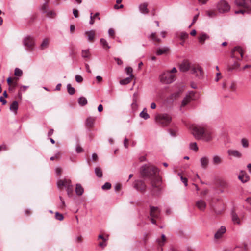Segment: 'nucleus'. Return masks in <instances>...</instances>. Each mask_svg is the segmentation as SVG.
Masks as SVG:
<instances>
[{
    "mask_svg": "<svg viewBox=\"0 0 251 251\" xmlns=\"http://www.w3.org/2000/svg\"><path fill=\"white\" fill-rule=\"evenodd\" d=\"M72 185L71 180L66 178L60 179L57 182V187L59 189H63L64 187L66 189L67 186H70V185Z\"/></svg>",
    "mask_w": 251,
    "mask_h": 251,
    "instance_id": "obj_8",
    "label": "nucleus"
},
{
    "mask_svg": "<svg viewBox=\"0 0 251 251\" xmlns=\"http://www.w3.org/2000/svg\"><path fill=\"white\" fill-rule=\"evenodd\" d=\"M55 217L56 219L59 221H62L64 219L63 215L58 212L55 213Z\"/></svg>",
    "mask_w": 251,
    "mask_h": 251,
    "instance_id": "obj_47",
    "label": "nucleus"
},
{
    "mask_svg": "<svg viewBox=\"0 0 251 251\" xmlns=\"http://www.w3.org/2000/svg\"><path fill=\"white\" fill-rule=\"evenodd\" d=\"M168 50V48L166 47L159 48L156 50V54L157 55H160L166 53Z\"/></svg>",
    "mask_w": 251,
    "mask_h": 251,
    "instance_id": "obj_30",
    "label": "nucleus"
},
{
    "mask_svg": "<svg viewBox=\"0 0 251 251\" xmlns=\"http://www.w3.org/2000/svg\"><path fill=\"white\" fill-rule=\"evenodd\" d=\"M192 100V98L190 97V96H187L184 98L181 104V108L182 107H184L186 105H187L189 102H190Z\"/></svg>",
    "mask_w": 251,
    "mask_h": 251,
    "instance_id": "obj_24",
    "label": "nucleus"
},
{
    "mask_svg": "<svg viewBox=\"0 0 251 251\" xmlns=\"http://www.w3.org/2000/svg\"><path fill=\"white\" fill-rule=\"evenodd\" d=\"M196 205L200 210L204 211L206 208V204L203 200H200L197 201Z\"/></svg>",
    "mask_w": 251,
    "mask_h": 251,
    "instance_id": "obj_17",
    "label": "nucleus"
},
{
    "mask_svg": "<svg viewBox=\"0 0 251 251\" xmlns=\"http://www.w3.org/2000/svg\"><path fill=\"white\" fill-rule=\"evenodd\" d=\"M7 150H8V147L6 145L3 144V145L0 146V151H1L2 150L7 151Z\"/></svg>",
    "mask_w": 251,
    "mask_h": 251,
    "instance_id": "obj_62",
    "label": "nucleus"
},
{
    "mask_svg": "<svg viewBox=\"0 0 251 251\" xmlns=\"http://www.w3.org/2000/svg\"><path fill=\"white\" fill-rule=\"evenodd\" d=\"M199 14L198 13V14H197L195 16H194V17H193L192 23H191V25H193V24H194L196 23V22L198 20V18L199 17Z\"/></svg>",
    "mask_w": 251,
    "mask_h": 251,
    "instance_id": "obj_63",
    "label": "nucleus"
},
{
    "mask_svg": "<svg viewBox=\"0 0 251 251\" xmlns=\"http://www.w3.org/2000/svg\"><path fill=\"white\" fill-rule=\"evenodd\" d=\"M92 157L93 161H94V162H96L98 160V156L97 154L96 153H94L92 154Z\"/></svg>",
    "mask_w": 251,
    "mask_h": 251,
    "instance_id": "obj_61",
    "label": "nucleus"
},
{
    "mask_svg": "<svg viewBox=\"0 0 251 251\" xmlns=\"http://www.w3.org/2000/svg\"><path fill=\"white\" fill-rule=\"evenodd\" d=\"M84 192V189L80 184H77L75 188V193L78 196H81Z\"/></svg>",
    "mask_w": 251,
    "mask_h": 251,
    "instance_id": "obj_25",
    "label": "nucleus"
},
{
    "mask_svg": "<svg viewBox=\"0 0 251 251\" xmlns=\"http://www.w3.org/2000/svg\"><path fill=\"white\" fill-rule=\"evenodd\" d=\"M111 185L109 182H106L102 186V189L103 190H109L111 188Z\"/></svg>",
    "mask_w": 251,
    "mask_h": 251,
    "instance_id": "obj_48",
    "label": "nucleus"
},
{
    "mask_svg": "<svg viewBox=\"0 0 251 251\" xmlns=\"http://www.w3.org/2000/svg\"><path fill=\"white\" fill-rule=\"evenodd\" d=\"M189 147L191 150H194L195 151H197L198 150V147L196 142L191 143Z\"/></svg>",
    "mask_w": 251,
    "mask_h": 251,
    "instance_id": "obj_42",
    "label": "nucleus"
},
{
    "mask_svg": "<svg viewBox=\"0 0 251 251\" xmlns=\"http://www.w3.org/2000/svg\"><path fill=\"white\" fill-rule=\"evenodd\" d=\"M106 241H102V242H100L99 243V246L102 249L104 248L107 246Z\"/></svg>",
    "mask_w": 251,
    "mask_h": 251,
    "instance_id": "obj_55",
    "label": "nucleus"
},
{
    "mask_svg": "<svg viewBox=\"0 0 251 251\" xmlns=\"http://www.w3.org/2000/svg\"><path fill=\"white\" fill-rule=\"evenodd\" d=\"M140 116L145 120L148 119L150 117L149 115L147 112L146 108H144V110L140 113Z\"/></svg>",
    "mask_w": 251,
    "mask_h": 251,
    "instance_id": "obj_36",
    "label": "nucleus"
},
{
    "mask_svg": "<svg viewBox=\"0 0 251 251\" xmlns=\"http://www.w3.org/2000/svg\"><path fill=\"white\" fill-rule=\"evenodd\" d=\"M133 77V75H131L129 77H127V78H125V79H122V80H120V83L121 85H126V84H127L131 82V79H132V78Z\"/></svg>",
    "mask_w": 251,
    "mask_h": 251,
    "instance_id": "obj_28",
    "label": "nucleus"
},
{
    "mask_svg": "<svg viewBox=\"0 0 251 251\" xmlns=\"http://www.w3.org/2000/svg\"><path fill=\"white\" fill-rule=\"evenodd\" d=\"M14 75L17 77H21L23 75V71L18 68H16L14 71Z\"/></svg>",
    "mask_w": 251,
    "mask_h": 251,
    "instance_id": "obj_40",
    "label": "nucleus"
},
{
    "mask_svg": "<svg viewBox=\"0 0 251 251\" xmlns=\"http://www.w3.org/2000/svg\"><path fill=\"white\" fill-rule=\"evenodd\" d=\"M133 187L137 190L141 192H145L147 188V186L145 182L142 180L135 181L133 183Z\"/></svg>",
    "mask_w": 251,
    "mask_h": 251,
    "instance_id": "obj_7",
    "label": "nucleus"
},
{
    "mask_svg": "<svg viewBox=\"0 0 251 251\" xmlns=\"http://www.w3.org/2000/svg\"><path fill=\"white\" fill-rule=\"evenodd\" d=\"M243 54L242 49L239 46H237L231 51V57L240 60L243 58Z\"/></svg>",
    "mask_w": 251,
    "mask_h": 251,
    "instance_id": "obj_6",
    "label": "nucleus"
},
{
    "mask_svg": "<svg viewBox=\"0 0 251 251\" xmlns=\"http://www.w3.org/2000/svg\"><path fill=\"white\" fill-rule=\"evenodd\" d=\"M180 176L181 180L184 184L185 186H187V179L186 177H183L180 174H178Z\"/></svg>",
    "mask_w": 251,
    "mask_h": 251,
    "instance_id": "obj_54",
    "label": "nucleus"
},
{
    "mask_svg": "<svg viewBox=\"0 0 251 251\" xmlns=\"http://www.w3.org/2000/svg\"><path fill=\"white\" fill-rule=\"evenodd\" d=\"M226 232V227L221 226L220 228L217 231L214 235V238L216 239H219L222 237L223 234Z\"/></svg>",
    "mask_w": 251,
    "mask_h": 251,
    "instance_id": "obj_14",
    "label": "nucleus"
},
{
    "mask_svg": "<svg viewBox=\"0 0 251 251\" xmlns=\"http://www.w3.org/2000/svg\"><path fill=\"white\" fill-rule=\"evenodd\" d=\"M219 186L223 189H226L228 187V183L225 180H220L219 181Z\"/></svg>",
    "mask_w": 251,
    "mask_h": 251,
    "instance_id": "obj_37",
    "label": "nucleus"
},
{
    "mask_svg": "<svg viewBox=\"0 0 251 251\" xmlns=\"http://www.w3.org/2000/svg\"><path fill=\"white\" fill-rule=\"evenodd\" d=\"M192 133L197 140L203 139L205 141H209L212 139L211 133L207 129L199 126H192Z\"/></svg>",
    "mask_w": 251,
    "mask_h": 251,
    "instance_id": "obj_2",
    "label": "nucleus"
},
{
    "mask_svg": "<svg viewBox=\"0 0 251 251\" xmlns=\"http://www.w3.org/2000/svg\"><path fill=\"white\" fill-rule=\"evenodd\" d=\"M232 221L234 224H241V220L238 215L234 212H232L231 214Z\"/></svg>",
    "mask_w": 251,
    "mask_h": 251,
    "instance_id": "obj_19",
    "label": "nucleus"
},
{
    "mask_svg": "<svg viewBox=\"0 0 251 251\" xmlns=\"http://www.w3.org/2000/svg\"><path fill=\"white\" fill-rule=\"evenodd\" d=\"M217 8L220 13H225L229 11L230 7L226 1L221 0L218 3Z\"/></svg>",
    "mask_w": 251,
    "mask_h": 251,
    "instance_id": "obj_5",
    "label": "nucleus"
},
{
    "mask_svg": "<svg viewBox=\"0 0 251 251\" xmlns=\"http://www.w3.org/2000/svg\"><path fill=\"white\" fill-rule=\"evenodd\" d=\"M126 73L128 74V75H133L132 74V71H133V70H132V68L130 67H126Z\"/></svg>",
    "mask_w": 251,
    "mask_h": 251,
    "instance_id": "obj_56",
    "label": "nucleus"
},
{
    "mask_svg": "<svg viewBox=\"0 0 251 251\" xmlns=\"http://www.w3.org/2000/svg\"><path fill=\"white\" fill-rule=\"evenodd\" d=\"M62 170L60 167H57L55 169V172L57 175H60L62 173Z\"/></svg>",
    "mask_w": 251,
    "mask_h": 251,
    "instance_id": "obj_60",
    "label": "nucleus"
},
{
    "mask_svg": "<svg viewBox=\"0 0 251 251\" xmlns=\"http://www.w3.org/2000/svg\"><path fill=\"white\" fill-rule=\"evenodd\" d=\"M200 164L201 167L204 169H206L207 168V166L209 164V159L207 157L203 156L200 159Z\"/></svg>",
    "mask_w": 251,
    "mask_h": 251,
    "instance_id": "obj_16",
    "label": "nucleus"
},
{
    "mask_svg": "<svg viewBox=\"0 0 251 251\" xmlns=\"http://www.w3.org/2000/svg\"><path fill=\"white\" fill-rule=\"evenodd\" d=\"M195 92L191 91L189 92V94L187 95V96H190L193 100H195L196 99V98L195 96Z\"/></svg>",
    "mask_w": 251,
    "mask_h": 251,
    "instance_id": "obj_51",
    "label": "nucleus"
},
{
    "mask_svg": "<svg viewBox=\"0 0 251 251\" xmlns=\"http://www.w3.org/2000/svg\"><path fill=\"white\" fill-rule=\"evenodd\" d=\"M238 178L242 182H246L249 180V176L247 175H240L238 176Z\"/></svg>",
    "mask_w": 251,
    "mask_h": 251,
    "instance_id": "obj_31",
    "label": "nucleus"
},
{
    "mask_svg": "<svg viewBox=\"0 0 251 251\" xmlns=\"http://www.w3.org/2000/svg\"><path fill=\"white\" fill-rule=\"evenodd\" d=\"M67 89L68 93L70 95H73L75 94V90L74 88L72 87L71 85L70 84H68L67 85Z\"/></svg>",
    "mask_w": 251,
    "mask_h": 251,
    "instance_id": "obj_39",
    "label": "nucleus"
},
{
    "mask_svg": "<svg viewBox=\"0 0 251 251\" xmlns=\"http://www.w3.org/2000/svg\"><path fill=\"white\" fill-rule=\"evenodd\" d=\"M47 15L48 17L53 18L55 16V13L53 11H47Z\"/></svg>",
    "mask_w": 251,
    "mask_h": 251,
    "instance_id": "obj_53",
    "label": "nucleus"
},
{
    "mask_svg": "<svg viewBox=\"0 0 251 251\" xmlns=\"http://www.w3.org/2000/svg\"><path fill=\"white\" fill-rule=\"evenodd\" d=\"M251 11H250L249 12L248 11L247 8H244V9L240 10L238 11H236L235 13L236 14H244L245 13H251Z\"/></svg>",
    "mask_w": 251,
    "mask_h": 251,
    "instance_id": "obj_49",
    "label": "nucleus"
},
{
    "mask_svg": "<svg viewBox=\"0 0 251 251\" xmlns=\"http://www.w3.org/2000/svg\"><path fill=\"white\" fill-rule=\"evenodd\" d=\"M67 194L69 197H71L73 195V185H70V186H67V188L66 189Z\"/></svg>",
    "mask_w": 251,
    "mask_h": 251,
    "instance_id": "obj_43",
    "label": "nucleus"
},
{
    "mask_svg": "<svg viewBox=\"0 0 251 251\" xmlns=\"http://www.w3.org/2000/svg\"><path fill=\"white\" fill-rule=\"evenodd\" d=\"M191 68L190 63L187 60H185L180 64L179 69L181 72H186Z\"/></svg>",
    "mask_w": 251,
    "mask_h": 251,
    "instance_id": "obj_12",
    "label": "nucleus"
},
{
    "mask_svg": "<svg viewBox=\"0 0 251 251\" xmlns=\"http://www.w3.org/2000/svg\"><path fill=\"white\" fill-rule=\"evenodd\" d=\"M236 84H235V83H234V82L231 83V84L230 86V89L232 91H234L236 90Z\"/></svg>",
    "mask_w": 251,
    "mask_h": 251,
    "instance_id": "obj_64",
    "label": "nucleus"
},
{
    "mask_svg": "<svg viewBox=\"0 0 251 251\" xmlns=\"http://www.w3.org/2000/svg\"><path fill=\"white\" fill-rule=\"evenodd\" d=\"M179 92H176L170 96V99L173 100L179 96Z\"/></svg>",
    "mask_w": 251,
    "mask_h": 251,
    "instance_id": "obj_50",
    "label": "nucleus"
},
{
    "mask_svg": "<svg viewBox=\"0 0 251 251\" xmlns=\"http://www.w3.org/2000/svg\"><path fill=\"white\" fill-rule=\"evenodd\" d=\"M189 35L186 32H182L180 34V38L181 40L184 41L188 38Z\"/></svg>",
    "mask_w": 251,
    "mask_h": 251,
    "instance_id": "obj_46",
    "label": "nucleus"
},
{
    "mask_svg": "<svg viewBox=\"0 0 251 251\" xmlns=\"http://www.w3.org/2000/svg\"><path fill=\"white\" fill-rule=\"evenodd\" d=\"M92 13H91L90 14V22H89V23L91 25H93L94 24V22H95V19H96V18H97L99 20L100 19V17H99V15H100V13L99 12H97L94 15H92Z\"/></svg>",
    "mask_w": 251,
    "mask_h": 251,
    "instance_id": "obj_29",
    "label": "nucleus"
},
{
    "mask_svg": "<svg viewBox=\"0 0 251 251\" xmlns=\"http://www.w3.org/2000/svg\"><path fill=\"white\" fill-rule=\"evenodd\" d=\"M49 40L47 38H45L43 40L42 44L40 45V49L41 50H44L46 48H47L48 47L49 45Z\"/></svg>",
    "mask_w": 251,
    "mask_h": 251,
    "instance_id": "obj_35",
    "label": "nucleus"
},
{
    "mask_svg": "<svg viewBox=\"0 0 251 251\" xmlns=\"http://www.w3.org/2000/svg\"><path fill=\"white\" fill-rule=\"evenodd\" d=\"M160 81L166 84L171 83L175 80V75L169 71L166 72L160 76Z\"/></svg>",
    "mask_w": 251,
    "mask_h": 251,
    "instance_id": "obj_4",
    "label": "nucleus"
},
{
    "mask_svg": "<svg viewBox=\"0 0 251 251\" xmlns=\"http://www.w3.org/2000/svg\"><path fill=\"white\" fill-rule=\"evenodd\" d=\"M85 35L88 37V40L89 42H93L95 40V31L93 30L86 31Z\"/></svg>",
    "mask_w": 251,
    "mask_h": 251,
    "instance_id": "obj_15",
    "label": "nucleus"
},
{
    "mask_svg": "<svg viewBox=\"0 0 251 251\" xmlns=\"http://www.w3.org/2000/svg\"><path fill=\"white\" fill-rule=\"evenodd\" d=\"M248 0H235V3L239 6L243 7L244 8H247L248 11H251V8L248 3Z\"/></svg>",
    "mask_w": 251,
    "mask_h": 251,
    "instance_id": "obj_13",
    "label": "nucleus"
},
{
    "mask_svg": "<svg viewBox=\"0 0 251 251\" xmlns=\"http://www.w3.org/2000/svg\"><path fill=\"white\" fill-rule=\"evenodd\" d=\"M83 151H84V150L81 147H80V146H77V147L76 148V151L77 153L82 152H83Z\"/></svg>",
    "mask_w": 251,
    "mask_h": 251,
    "instance_id": "obj_58",
    "label": "nucleus"
},
{
    "mask_svg": "<svg viewBox=\"0 0 251 251\" xmlns=\"http://www.w3.org/2000/svg\"><path fill=\"white\" fill-rule=\"evenodd\" d=\"M48 7V4L47 3H44L42 6L41 9L44 13H46L47 12Z\"/></svg>",
    "mask_w": 251,
    "mask_h": 251,
    "instance_id": "obj_57",
    "label": "nucleus"
},
{
    "mask_svg": "<svg viewBox=\"0 0 251 251\" xmlns=\"http://www.w3.org/2000/svg\"><path fill=\"white\" fill-rule=\"evenodd\" d=\"M209 38V37L207 34L204 33H202L200 35L198 38L199 42L200 43L203 44H204L205 41L208 39Z\"/></svg>",
    "mask_w": 251,
    "mask_h": 251,
    "instance_id": "obj_21",
    "label": "nucleus"
},
{
    "mask_svg": "<svg viewBox=\"0 0 251 251\" xmlns=\"http://www.w3.org/2000/svg\"><path fill=\"white\" fill-rule=\"evenodd\" d=\"M148 38L153 41L154 42L160 43L161 42V40L158 37L156 33L155 32L152 33L149 37Z\"/></svg>",
    "mask_w": 251,
    "mask_h": 251,
    "instance_id": "obj_23",
    "label": "nucleus"
},
{
    "mask_svg": "<svg viewBox=\"0 0 251 251\" xmlns=\"http://www.w3.org/2000/svg\"><path fill=\"white\" fill-rule=\"evenodd\" d=\"M23 44L26 47L27 50H31L34 45V39L30 37H27L24 39Z\"/></svg>",
    "mask_w": 251,
    "mask_h": 251,
    "instance_id": "obj_10",
    "label": "nucleus"
},
{
    "mask_svg": "<svg viewBox=\"0 0 251 251\" xmlns=\"http://www.w3.org/2000/svg\"><path fill=\"white\" fill-rule=\"evenodd\" d=\"M212 163L215 165H218L223 162L222 158L218 155H214L212 158Z\"/></svg>",
    "mask_w": 251,
    "mask_h": 251,
    "instance_id": "obj_20",
    "label": "nucleus"
},
{
    "mask_svg": "<svg viewBox=\"0 0 251 251\" xmlns=\"http://www.w3.org/2000/svg\"><path fill=\"white\" fill-rule=\"evenodd\" d=\"M78 102L79 105L81 106H84L87 104V100L86 98L84 97H81L78 99Z\"/></svg>",
    "mask_w": 251,
    "mask_h": 251,
    "instance_id": "obj_33",
    "label": "nucleus"
},
{
    "mask_svg": "<svg viewBox=\"0 0 251 251\" xmlns=\"http://www.w3.org/2000/svg\"><path fill=\"white\" fill-rule=\"evenodd\" d=\"M148 4L146 3H144L141 4L139 5V9L141 12L143 14H147L149 13V10L147 8Z\"/></svg>",
    "mask_w": 251,
    "mask_h": 251,
    "instance_id": "obj_22",
    "label": "nucleus"
},
{
    "mask_svg": "<svg viewBox=\"0 0 251 251\" xmlns=\"http://www.w3.org/2000/svg\"><path fill=\"white\" fill-rule=\"evenodd\" d=\"M60 155V153H57L54 156L51 157L50 160L53 161V160H54L55 159H58Z\"/></svg>",
    "mask_w": 251,
    "mask_h": 251,
    "instance_id": "obj_59",
    "label": "nucleus"
},
{
    "mask_svg": "<svg viewBox=\"0 0 251 251\" xmlns=\"http://www.w3.org/2000/svg\"><path fill=\"white\" fill-rule=\"evenodd\" d=\"M18 108V102L16 101H13L10 106V109L11 111H14L16 113Z\"/></svg>",
    "mask_w": 251,
    "mask_h": 251,
    "instance_id": "obj_32",
    "label": "nucleus"
},
{
    "mask_svg": "<svg viewBox=\"0 0 251 251\" xmlns=\"http://www.w3.org/2000/svg\"><path fill=\"white\" fill-rule=\"evenodd\" d=\"M241 144L244 148H248L249 147V141L248 139L246 138H243L241 140Z\"/></svg>",
    "mask_w": 251,
    "mask_h": 251,
    "instance_id": "obj_45",
    "label": "nucleus"
},
{
    "mask_svg": "<svg viewBox=\"0 0 251 251\" xmlns=\"http://www.w3.org/2000/svg\"><path fill=\"white\" fill-rule=\"evenodd\" d=\"M142 177L148 178L150 181V191L152 195L157 196L162 189V179L159 176L158 169L152 165H145L140 168Z\"/></svg>",
    "mask_w": 251,
    "mask_h": 251,
    "instance_id": "obj_1",
    "label": "nucleus"
},
{
    "mask_svg": "<svg viewBox=\"0 0 251 251\" xmlns=\"http://www.w3.org/2000/svg\"><path fill=\"white\" fill-rule=\"evenodd\" d=\"M166 241V237L164 234H162L161 239H157V242L159 246H163Z\"/></svg>",
    "mask_w": 251,
    "mask_h": 251,
    "instance_id": "obj_27",
    "label": "nucleus"
},
{
    "mask_svg": "<svg viewBox=\"0 0 251 251\" xmlns=\"http://www.w3.org/2000/svg\"><path fill=\"white\" fill-rule=\"evenodd\" d=\"M95 119L93 117H89L87 119L86 121V124L87 126L89 127H92L94 126V121Z\"/></svg>",
    "mask_w": 251,
    "mask_h": 251,
    "instance_id": "obj_26",
    "label": "nucleus"
},
{
    "mask_svg": "<svg viewBox=\"0 0 251 251\" xmlns=\"http://www.w3.org/2000/svg\"><path fill=\"white\" fill-rule=\"evenodd\" d=\"M100 42L103 48L106 49H109L110 48V46L108 45L107 41L104 39H100Z\"/></svg>",
    "mask_w": 251,
    "mask_h": 251,
    "instance_id": "obj_38",
    "label": "nucleus"
},
{
    "mask_svg": "<svg viewBox=\"0 0 251 251\" xmlns=\"http://www.w3.org/2000/svg\"><path fill=\"white\" fill-rule=\"evenodd\" d=\"M95 173L98 177L101 178L102 177L103 174L100 168L96 167L95 168Z\"/></svg>",
    "mask_w": 251,
    "mask_h": 251,
    "instance_id": "obj_34",
    "label": "nucleus"
},
{
    "mask_svg": "<svg viewBox=\"0 0 251 251\" xmlns=\"http://www.w3.org/2000/svg\"><path fill=\"white\" fill-rule=\"evenodd\" d=\"M160 211L157 207L150 206V215L151 217L159 218Z\"/></svg>",
    "mask_w": 251,
    "mask_h": 251,
    "instance_id": "obj_11",
    "label": "nucleus"
},
{
    "mask_svg": "<svg viewBox=\"0 0 251 251\" xmlns=\"http://www.w3.org/2000/svg\"><path fill=\"white\" fill-rule=\"evenodd\" d=\"M227 152L228 155L230 156L237 158H240L242 157V153L237 150H229Z\"/></svg>",
    "mask_w": 251,
    "mask_h": 251,
    "instance_id": "obj_18",
    "label": "nucleus"
},
{
    "mask_svg": "<svg viewBox=\"0 0 251 251\" xmlns=\"http://www.w3.org/2000/svg\"><path fill=\"white\" fill-rule=\"evenodd\" d=\"M75 80L77 82L81 83L83 81V78L79 75H76L75 76Z\"/></svg>",
    "mask_w": 251,
    "mask_h": 251,
    "instance_id": "obj_52",
    "label": "nucleus"
},
{
    "mask_svg": "<svg viewBox=\"0 0 251 251\" xmlns=\"http://www.w3.org/2000/svg\"><path fill=\"white\" fill-rule=\"evenodd\" d=\"M206 15L209 18H213L216 16V12L214 10H207L206 11Z\"/></svg>",
    "mask_w": 251,
    "mask_h": 251,
    "instance_id": "obj_41",
    "label": "nucleus"
},
{
    "mask_svg": "<svg viewBox=\"0 0 251 251\" xmlns=\"http://www.w3.org/2000/svg\"><path fill=\"white\" fill-rule=\"evenodd\" d=\"M191 73L192 74H195L196 76L199 78L202 77L203 72L202 68L199 66H193L191 68Z\"/></svg>",
    "mask_w": 251,
    "mask_h": 251,
    "instance_id": "obj_9",
    "label": "nucleus"
},
{
    "mask_svg": "<svg viewBox=\"0 0 251 251\" xmlns=\"http://www.w3.org/2000/svg\"><path fill=\"white\" fill-rule=\"evenodd\" d=\"M90 56V53L88 50H83L82 51V56L83 58H89Z\"/></svg>",
    "mask_w": 251,
    "mask_h": 251,
    "instance_id": "obj_44",
    "label": "nucleus"
},
{
    "mask_svg": "<svg viewBox=\"0 0 251 251\" xmlns=\"http://www.w3.org/2000/svg\"><path fill=\"white\" fill-rule=\"evenodd\" d=\"M156 122L162 126H167L172 121L171 116L166 113L159 114L156 115Z\"/></svg>",
    "mask_w": 251,
    "mask_h": 251,
    "instance_id": "obj_3",
    "label": "nucleus"
}]
</instances>
